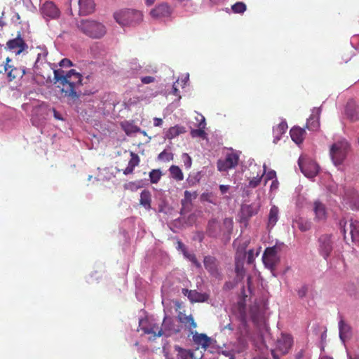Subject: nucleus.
<instances>
[{
	"label": "nucleus",
	"mask_w": 359,
	"mask_h": 359,
	"mask_svg": "<svg viewBox=\"0 0 359 359\" xmlns=\"http://www.w3.org/2000/svg\"><path fill=\"white\" fill-rule=\"evenodd\" d=\"M172 13V9L168 4L162 3L156 6L150 11V15L156 20H161L169 17Z\"/></svg>",
	"instance_id": "9d476101"
},
{
	"label": "nucleus",
	"mask_w": 359,
	"mask_h": 359,
	"mask_svg": "<svg viewBox=\"0 0 359 359\" xmlns=\"http://www.w3.org/2000/svg\"><path fill=\"white\" fill-rule=\"evenodd\" d=\"M229 187H230L229 185H223V184H222V185L219 186V190H220V191H221V193L222 194H226L229 191Z\"/></svg>",
	"instance_id": "4d7b16f0"
},
{
	"label": "nucleus",
	"mask_w": 359,
	"mask_h": 359,
	"mask_svg": "<svg viewBox=\"0 0 359 359\" xmlns=\"http://www.w3.org/2000/svg\"><path fill=\"white\" fill-rule=\"evenodd\" d=\"M10 62H11V60L8 57H7L6 64L5 65V71L7 72L13 68L11 65H10L8 64Z\"/></svg>",
	"instance_id": "052dcab7"
},
{
	"label": "nucleus",
	"mask_w": 359,
	"mask_h": 359,
	"mask_svg": "<svg viewBox=\"0 0 359 359\" xmlns=\"http://www.w3.org/2000/svg\"><path fill=\"white\" fill-rule=\"evenodd\" d=\"M52 110H53V116H54L55 118H56L57 120H63L62 115L58 111H57L55 109H52Z\"/></svg>",
	"instance_id": "13d9d810"
},
{
	"label": "nucleus",
	"mask_w": 359,
	"mask_h": 359,
	"mask_svg": "<svg viewBox=\"0 0 359 359\" xmlns=\"http://www.w3.org/2000/svg\"><path fill=\"white\" fill-rule=\"evenodd\" d=\"M225 224H229L230 225L232 224V219H225L224 220Z\"/></svg>",
	"instance_id": "338daca9"
},
{
	"label": "nucleus",
	"mask_w": 359,
	"mask_h": 359,
	"mask_svg": "<svg viewBox=\"0 0 359 359\" xmlns=\"http://www.w3.org/2000/svg\"><path fill=\"white\" fill-rule=\"evenodd\" d=\"M320 114V108H314L306 122V127L310 130H316L319 126V118Z\"/></svg>",
	"instance_id": "6ab92c4d"
},
{
	"label": "nucleus",
	"mask_w": 359,
	"mask_h": 359,
	"mask_svg": "<svg viewBox=\"0 0 359 359\" xmlns=\"http://www.w3.org/2000/svg\"><path fill=\"white\" fill-rule=\"evenodd\" d=\"M347 357H348L347 359H359V354L355 355H351L348 353H347Z\"/></svg>",
	"instance_id": "e2e57ef3"
},
{
	"label": "nucleus",
	"mask_w": 359,
	"mask_h": 359,
	"mask_svg": "<svg viewBox=\"0 0 359 359\" xmlns=\"http://www.w3.org/2000/svg\"><path fill=\"white\" fill-rule=\"evenodd\" d=\"M141 81L143 83L148 84L154 82L155 81V79L153 76H147L142 77Z\"/></svg>",
	"instance_id": "3c124183"
},
{
	"label": "nucleus",
	"mask_w": 359,
	"mask_h": 359,
	"mask_svg": "<svg viewBox=\"0 0 359 359\" xmlns=\"http://www.w3.org/2000/svg\"><path fill=\"white\" fill-rule=\"evenodd\" d=\"M177 246L179 249H182L184 255L187 258H188L191 262H193L197 267H201V264L197 261L195 256L194 255L187 253V252L185 250L184 245L182 242L178 241Z\"/></svg>",
	"instance_id": "f704fd0d"
},
{
	"label": "nucleus",
	"mask_w": 359,
	"mask_h": 359,
	"mask_svg": "<svg viewBox=\"0 0 359 359\" xmlns=\"http://www.w3.org/2000/svg\"><path fill=\"white\" fill-rule=\"evenodd\" d=\"M158 158L163 161H170L173 158V155L172 153L164 150L158 154Z\"/></svg>",
	"instance_id": "79ce46f5"
},
{
	"label": "nucleus",
	"mask_w": 359,
	"mask_h": 359,
	"mask_svg": "<svg viewBox=\"0 0 359 359\" xmlns=\"http://www.w3.org/2000/svg\"><path fill=\"white\" fill-rule=\"evenodd\" d=\"M60 67H71L72 65V62L68 59H63L59 63Z\"/></svg>",
	"instance_id": "603ef678"
},
{
	"label": "nucleus",
	"mask_w": 359,
	"mask_h": 359,
	"mask_svg": "<svg viewBox=\"0 0 359 359\" xmlns=\"http://www.w3.org/2000/svg\"><path fill=\"white\" fill-rule=\"evenodd\" d=\"M193 340L195 344L201 346L203 348H206L210 341V339L205 334H198L196 332L193 335Z\"/></svg>",
	"instance_id": "c85d7f7f"
},
{
	"label": "nucleus",
	"mask_w": 359,
	"mask_h": 359,
	"mask_svg": "<svg viewBox=\"0 0 359 359\" xmlns=\"http://www.w3.org/2000/svg\"><path fill=\"white\" fill-rule=\"evenodd\" d=\"M163 124V120L160 118H154V126L156 127H160Z\"/></svg>",
	"instance_id": "6e6d98bb"
},
{
	"label": "nucleus",
	"mask_w": 359,
	"mask_h": 359,
	"mask_svg": "<svg viewBox=\"0 0 359 359\" xmlns=\"http://www.w3.org/2000/svg\"><path fill=\"white\" fill-rule=\"evenodd\" d=\"M346 114L351 121H356L359 119V108L349 104L346 108Z\"/></svg>",
	"instance_id": "2f4dec72"
},
{
	"label": "nucleus",
	"mask_w": 359,
	"mask_h": 359,
	"mask_svg": "<svg viewBox=\"0 0 359 359\" xmlns=\"http://www.w3.org/2000/svg\"><path fill=\"white\" fill-rule=\"evenodd\" d=\"M320 359H333L331 357L329 356H322Z\"/></svg>",
	"instance_id": "774afa93"
},
{
	"label": "nucleus",
	"mask_w": 359,
	"mask_h": 359,
	"mask_svg": "<svg viewBox=\"0 0 359 359\" xmlns=\"http://www.w3.org/2000/svg\"><path fill=\"white\" fill-rule=\"evenodd\" d=\"M54 79L57 88L64 97L76 99L79 97L76 89L81 86L82 76L74 69L65 72L61 69H55Z\"/></svg>",
	"instance_id": "f257e3e1"
},
{
	"label": "nucleus",
	"mask_w": 359,
	"mask_h": 359,
	"mask_svg": "<svg viewBox=\"0 0 359 359\" xmlns=\"http://www.w3.org/2000/svg\"><path fill=\"white\" fill-rule=\"evenodd\" d=\"M348 229L352 241L359 245V222L351 219L348 224Z\"/></svg>",
	"instance_id": "393cba45"
},
{
	"label": "nucleus",
	"mask_w": 359,
	"mask_h": 359,
	"mask_svg": "<svg viewBox=\"0 0 359 359\" xmlns=\"http://www.w3.org/2000/svg\"><path fill=\"white\" fill-rule=\"evenodd\" d=\"M139 325L140 329L145 334H153L154 339L158 337L157 336V332L160 330V327L156 323L154 322V320H150L149 319H141L139 322Z\"/></svg>",
	"instance_id": "f8f14e48"
},
{
	"label": "nucleus",
	"mask_w": 359,
	"mask_h": 359,
	"mask_svg": "<svg viewBox=\"0 0 359 359\" xmlns=\"http://www.w3.org/2000/svg\"><path fill=\"white\" fill-rule=\"evenodd\" d=\"M266 174V181L267 180H273L276 178V172L274 170H269Z\"/></svg>",
	"instance_id": "09e8293b"
},
{
	"label": "nucleus",
	"mask_w": 359,
	"mask_h": 359,
	"mask_svg": "<svg viewBox=\"0 0 359 359\" xmlns=\"http://www.w3.org/2000/svg\"><path fill=\"white\" fill-rule=\"evenodd\" d=\"M41 52L38 53L37 54V60H36V62H39L40 60H41V62L44 60H46V57L48 55V52L46 50V49L45 48H39Z\"/></svg>",
	"instance_id": "a18cd8bd"
},
{
	"label": "nucleus",
	"mask_w": 359,
	"mask_h": 359,
	"mask_svg": "<svg viewBox=\"0 0 359 359\" xmlns=\"http://www.w3.org/2000/svg\"><path fill=\"white\" fill-rule=\"evenodd\" d=\"M121 126L127 135H132L140 131V128L130 121H123L121 123Z\"/></svg>",
	"instance_id": "cd10ccee"
},
{
	"label": "nucleus",
	"mask_w": 359,
	"mask_h": 359,
	"mask_svg": "<svg viewBox=\"0 0 359 359\" xmlns=\"http://www.w3.org/2000/svg\"><path fill=\"white\" fill-rule=\"evenodd\" d=\"M261 251V247H259L255 250H250L248 252L247 259L248 264H252L255 261V259L259 255Z\"/></svg>",
	"instance_id": "e433bc0d"
},
{
	"label": "nucleus",
	"mask_w": 359,
	"mask_h": 359,
	"mask_svg": "<svg viewBox=\"0 0 359 359\" xmlns=\"http://www.w3.org/2000/svg\"><path fill=\"white\" fill-rule=\"evenodd\" d=\"M292 344V338L290 334H282L277 341L276 348L282 354L288 352Z\"/></svg>",
	"instance_id": "dca6fc26"
},
{
	"label": "nucleus",
	"mask_w": 359,
	"mask_h": 359,
	"mask_svg": "<svg viewBox=\"0 0 359 359\" xmlns=\"http://www.w3.org/2000/svg\"><path fill=\"white\" fill-rule=\"evenodd\" d=\"M178 331V329H177L174 325L173 320L170 317L165 316L161 327L157 332V336L170 337Z\"/></svg>",
	"instance_id": "1a4fd4ad"
},
{
	"label": "nucleus",
	"mask_w": 359,
	"mask_h": 359,
	"mask_svg": "<svg viewBox=\"0 0 359 359\" xmlns=\"http://www.w3.org/2000/svg\"><path fill=\"white\" fill-rule=\"evenodd\" d=\"M197 129L191 128L190 135L192 137H201L202 139L207 138V133L205 131L206 122L204 116H200V123L196 125Z\"/></svg>",
	"instance_id": "412c9836"
},
{
	"label": "nucleus",
	"mask_w": 359,
	"mask_h": 359,
	"mask_svg": "<svg viewBox=\"0 0 359 359\" xmlns=\"http://www.w3.org/2000/svg\"><path fill=\"white\" fill-rule=\"evenodd\" d=\"M313 210L315 214L316 219L318 221L325 220L327 215V212L325 205L319 201H316L313 203Z\"/></svg>",
	"instance_id": "4be33fe9"
},
{
	"label": "nucleus",
	"mask_w": 359,
	"mask_h": 359,
	"mask_svg": "<svg viewBox=\"0 0 359 359\" xmlns=\"http://www.w3.org/2000/svg\"><path fill=\"white\" fill-rule=\"evenodd\" d=\"M184 323L186 324H189L190 329L196 327V323L194 322V320L191 316H187Z\"/></svg>",
	"instance_id": "de8ad7c7"
},
{
	"label": "nucleus",
	"mask_w": 359,
	"mask_h": 359,
	"mask_svg": "<svg viewBox=\"0 0 359 359\" xmlns=\"http://www.w3.org/2000/svg\"><path fill=\"white\" fill-rule=\"evenodd\" d=\"M6 45L8 49L15 55L20 54L28 48L27 45L20 36L9 40Z\"/></svg>",
	"instance_id": "ddd939ff"
},
{
	"label": "nucleus",
	"mask_w": 359,
	"mask_h": 359,
	"mask_svg": "<svg viewBox=\"0 0 359 359\" xmlns=\"http://www.w3.org/2000/svg\"><path fill=\"white\" fill-rule=\"evenodd\" d=\"M169 171L172 178L177 181H181L184 179V175L182 170L177 165L170 166Z\"/></svg>",
	"instance_id": "72a5a7b5"
},
{
	"label": "nucleus",
	"mask_w": 359,
	"mask_h": 359,
	"mask_svg": "<svg viewBox=\"0 0 359 359\" xmlns=\"http://www.w3.org/2000/svg\"><path fill=\"white\" fill-rule=\"evenodd\" d=\"M130 156L131 158L128 162V165L135 168L137 165H138L140 163V158L136 154L133 152L130 153Z\"/></svg>",
	"instance_id": "37998d69"
},
{
	"label": "nucleus",
	"mask_w": 359,
	"mask_h": 359,
	"mask_svg": "<svg viewBox=\"0 0 359 359\" xmlns=\"http://www.w3.org/2000/svg\"><path fill=\"white\" fill-rule=\"evenodd\" d=\"M262 262L267 269L271 271L274 269L280 262V257L276 246L267 248L265 250L262 256Z\"/></svg>",
	"instance_id": "423d86ee"
},
{
	"label": "nucleus",
	"mask_w": 359,
	"mask_h": 359,
	"mask_svg": "<svg viewBox=\"0 0 359 359\" xmlns=\"http://www.w3.org/2000/svg\"><path fill=\"white\" fill-rule=\"evenodd\" d=\"M231 9L235 13H243L246 11V6L243 2H236L231 6Z\"/></svg>",
	"instance_id": "4c0bfd02"
},
{
	"label": "nucleus",
	"mask_w": 359,
	"mask_h": 359,
	"mask_svg": "<svg viewBox=\"0 0 359 359\" xmlns=\"http://www.w3.org/2000/svg\"><path fill=\"white\" fill-rule=\"evenodd\" d=\"M140 202L146 209L149 210L151 208V194L149 191L144 190L142 191Z\"/></svg>",
	"instance_id": "473e14b6"
},
{
	"label": "nucleus",
	"mask_w": 359,
	"mask_h": 359,
	"mask_svg": "<svg viewBox=\"0 0 359 359\" xmlns=\"http://www.w3.org/2000/svg\"><path fill=\"white\" fill-rule=\"evenodd\" d=\"M182 293L187 296L191 302H205L209 299V294L199 292L195 290L183 289Z\"/></svg>",
	"instance_id": "2eb2a0df"
},
{
	"label": "nucleus",
	"mask_w": 359,
	"mask_h": 359,
	"mask_svg": "<svg viewBox=\"0 0 359 359\" xmlns=\"http://www.w3.org/2000/svg\"><path fill=\"white\" fill-rule=\"evenodd\" d=\"M279 182L277 179H275L272 181L271 184L270 190L271 191H276L278 188Z\"/></svg>",
	"instance_id": "864d4df0"
},
{
	"label": "nucleus",
	"mask_w": 359,
	"mask_h": 359,
	"mask_svg": "<svg viewBox=\"0 0 359 359\" xmlns=\"http://www.w3.org/2000/svg\"><path fill=\"white\" fill-rule=\"evenodd\" d=\"M307 288L305 286H302L297 292L299 297H303L306 295Z\"/></svg>",
	"instance_id": "5fc2aeb1"
},
{
	"label": "nucleus",
	"mask_w": 359,
	"mask_h": 359,
	"mask_svg": "<svg viewBox=\"0 0 359 359\" xmlns=\"http://www.w3.org/2000/svg\"><path fill=\"white\" fill-rule=\"evenodd\" d=\"M292 140L297 144L302 143L305 134V130L298 127H294L290 130Z\"/></svg>",
	"instance_id": "bb28decb"
},
{
	"label": "nucleus",
	"mask_w": 359,
	"mask_h": 359,
	"mask_svg": "<svg viewBox=\"0 0 359 359\" xmlns=\"http://www.w3.org/2000/svg\"><path fill=\"white\" fill-rule=\"evenodd\" d=\"M304 158L299 157L298 161L299 166L302 172L308 178L314 177L318 172V165L312 160L304 162Z\"/></svg>",
	"instance_id": "6e6552de"
},
{
	"label": "nucleus",
	"mask_w": 359,
	"mask_h": 359,
	"mask_svg": "<svg viewBox=\"0 0 359 359\" xmlns=\"http://www.w3.org/2000/svg\"><path fill=\"white\" fill-rule=\"evenodd\" d=\"M196 198V194L195 192L191 193L189 191H184V198L182 201V203L183 205H185L186 203H190L192 199Z\"/></svg>",
	"instance_id": "a19ab883"
},
{
	"label": "nucleus",
	"mask_w": 359,
	"mask_h": 359,
	"mask_svg": "<svg viewBox=\"0 0 359 359\" xmlns=\"http://www.w3.org/2000/svg\"><path fill=\"white\" fill-rule=\"evenodd\" d=\"M178 92H179L178 89L175 86V84H174L173 86H172V93L175 95H178Z\"/></svg>",
	"instance_id": "0e129e2a"
},
{
	"label": "nucleus",
	"mask_w": 359,
	"mask_h": 359,
	"mask_svg": "<svg viewBox=\"0 0 359 359\" xmlns=\"http://www.w3.org/2000/svg\"><path fill=\"white\" fill-rule=\"evenodd\" d=\"M186 133L185 127L182 126L176 125L170 128L165 133V137L168 139H173L180 134Z\"/></svg>",
	"instance_id": "a878e982"
},
{
	"label": "nucleus",
	"mask_w": 359,
	"mask_h": 359,
	"mask_svg": "<svg viewBox=\"0 0 359 359\" xmlns=\"http://www.w3.org/2000/svg\"><path fill=\"white\" fill-rule=\"evenodd\" d=\"M345 203L353 210L359 209V196L354 190L346 191L344 196Z\"/></svg>",
	"instance_id": "a211bd4d"
},
{
	"label": "nucleus",
	"mask_w": 359,
	"mask_h": 359,
	"mask_svg": "<svg viewBox=\"0 0 359 359\" xmlns=\"http://www.w3.org/2000/svg\"><path fill=\"white\" fill-rule=\"evenodd\" d=\"M41 12L43 18L49 19H55L60 15V11L55 4L52 1H46L41 8Z\"/></svg>",
	"instance_id": "9b49d317"
},
{
	"label": "nucleus",
	"mask_w": 359,
	"mask_h": 359,
	"mask_svg": "<svg viewBox=\"0 0 359 359\" xmlns=\"http://www.w3.org/2000/svg\"><path fill=\"white\" fill-rule=\"evenodd\" d=\"M114 16L116 22L122 27L139 23L143 18V15L141 12L130 9L118 11L114 13Z\"/></svg>",
	"instance_id": "7ed1b4c3"
},
{
	"label": "nucleus",
	"mask_w": 359,
	"mask_h": 359,
	"mask_svg": "<svg viewBox=\"0 0 359 359\" xmlns=\"http://www.w3.org/2000/svg\"><path fill=\"white\" fill-rule=\"evenodd\" d=\"M80 15H88L91 13L95 8V4L93 0H79Z\"/></svg>",
	"instance_id": "5701e85b"
},
{
	"label": "nucleus",
	"mask_w": 359,
	"mask_h": 359,
	"mask_svg": "<svg viewBox=\"0 0 359 359\" xmlns=\"http://www.w3.org/2000/svg\"><path fill=\"white\" fill-rule=\"evenodd\" d=\"M346 226H347V222H345V221H341L340 222L341 231L344 234V236L345 239L346 238V231H347Z\"/></svg>",
	"instance_id": "8fccbe9b"
},
{
	"label": "nucleus",
	"mask_w": 359,
	"mask_h": 359,
	"mask_svg": "<svg viewBox=\"0 0 359 359\" xmlns=\"http://www.w3.org/2000/svg\"><path fill=\"white\" fill-rule=\"evenodd\" d=\"M333 250V240L331 235L325 234L318 239V252L325 259L330 255Z\"/></svg>",
	"instance_id": "0eeeda50"
},
{
	"label": "nucleus",
	"mask_w": 359,
	"mask_h": 359,
	"mask_svg": "<svg viewBox=\"0 0 359 359\" xmlns=\"http://www.w3.org/2000/svg\"><path fill=\"white\" fill-rule=\"evenodd\" d=\"M339 332L340 340L345 344L346 341L351 338L352 332L351 326L342 319L339 322Z\"/></svg>",
	"instance_id": "aec40b11"
},
{
	"label": "nucleus",
	"mask_w": 359,
	"mask_h": 359,
	"mask_svg": "<svg viewBox=\"0 0 359 359\" xmlns=\"http://www.w3.org/2000/svg\"><path fill=\"white\" fill-rule=\"evenodd\" d=\"M262 177L263 176L259 175L248 176L250 179L248 187L250 188L257 187L259 184Z\"/></svg>",
	"instance_id": "58836bf2"
},
{
	"label": "nucleus",
	"mask_w": 359,
	"mask_h": 359,
	"mask_svg": "<svg viewBox=\"0 0 359 359\" xmlns=\"http://www.w3.org/2000/svg\"><path fill=\"white\" fill-rule=\"evenodd\" d=\"M249 176H264L266 172V165L264 164L263 167H262L260 165L251 162L249 165Z\"/></svg>",
	"instance_id": "c756f323"
},
{
	"label": "nucleus",
	"mask_w": 359,
	"mask_h": 359,
	"mask_svg": "<svg viewBox=\"0 0 359 359\" xmlns=\"http://www.w3.org/2000/svg\"><path fill=\"white\" fill-rule=\"evenodd\" d=\"M161 177V172L159 170H152L149 172V178L151 183H157Z\"/></svg>",
	"instance_id": "ea45409f"
},
{
	"label": "nucleus",
	"mask_w": 359,
	"mask_h": 359,
	"mask_svg": "<svg viewBox=\"0 0 359 359\" xmlns=\"http://www.w3.org/2000/svg\"><path fill=\"white\" fill-rule=\"evenodd\" d=\"M238 154L231 150L226 154L224 158H220L217 161V170L220 172H226L230 169L234 168L238 165Z\"/></svg>",
	"instance_id": "39448f33"
},
{
	"label": "nucleus",
	"mask_w": 359,
	"mask_h": 359,
	"mask_svg": "<svg viewBox=\"0 0 359 359\" xmlns=\"http://www.w3.org/2000/svg\"><path fill=\"white\" fill-rule=\"evenodd\" d=\"M19 72L20 70L17 68H13L10 71H8L7 72V74L10 81H12L13 79H15L18 76Z\"/></svg>",
	"instance_id": "c03bdc74"
},
{
	"label": "nucleus",
	"mask_w": 359,
	"mask_h": 359,
	"mask_svg": "<svg viewBox=\"0 0 359 359\" xmlns=\"http://www.w3.org/2000/svg\"><path fill=\"white\" fill-rule=\"evenodd\" d=\"M261 205L259 202L253 203L250 205H243L241 209V217L242 220L247 222V220L258 213Z\"/></svg>",
	"instance_id": "4468645a"
},
{
	"label": "nucleus",
	"mask_w": 359,
	"mask_h": 359,
	"mask_svg": "<svg viewBox=\"0 0 359 359\" xmlns=\"http://www.w3.org/2000/svg\"><path fill=\"white\" fill-rule=\"evenodd\" d=\"M279 219V209L276 205H272L267 219V229H271L277 223Z\"/></svg>",
	"instance_id": "b1692460"
},
{
	"label": "nucleus",
	"mask_w": 359,
	"mask_h": 359,
	"mask_svg": "<svg viewBox=\"0 0 359 359\" xmlns=\"http://www.w3.org/2000/svg\"><path fill=\"white\" fill-rule=\"evenodd\" d=\"M349 149V144L346 140L334 142L330 147V154L333 163L339 165L345 159Z\"/></svg>",
	"instance_id": "20e7f679"
},
{
	"label": "nucleus",
	"mask_w": 359,
	"mask_h": 359,
	"mask_svg": "<svg viewBox=\"0 0 359 359\" xmlns=\"http://www.w3.org/2000/svg\"><path fill=\"white\" fill-rule=\"evenodd\" d=\"M203 263L205 268L209 271L211 276L215 278L219 277V270L215 258L210 256L205 257Z\"/></svg>",
	"instance_id": "f3484780"
},
{
	"label": "nucleus",
	"mask_w": 359,
	"mask_h": 359,
	"mask_svg": "<svg viewBox=\"0 0 359 359\" xmlns=\"http://www.w3.org/2000/svg\"><path fill=\"white\" fill-rule=\"evenodd\" d=\"M134 168L133 167H130L128 165V166L126 168V169L123 170V174L127 175L128 174H130L133 172Z\"/></svg>",
	"instance_id": "bf43d9fd"
},
{
	"label": "nucleus",
	"mask_w": 359,
	"mask_h": 359,
	"mask_svg": "<svg viewBox=\"0 0 359 359\" xmlns=\"http://www.w3.org/2000/svg\"><path fill=\"white\" fill-rule=\"evenodd\" d=\"M182 160L186 168H189L191 166V158L186 153L182 154Z\"/></svg>",
	"instance_id": "49530a36"
},
{
	"label": "nucleus",
	"mask_w": 359,
	"mask_h": 359,
	"mask_svg": "<svg viewBox=\"0 0 359 359\" xmlns=\"http://www.w3.org/2000/svg\"><path fill=\"white\" fill-rule=\"evenodd\" d=\"M287 129V125L285 121H282L276 127L273 128V142L276 143L283 134H284Z\"/></svg>",
	"instance_id": "7c9ffc66"
},
{
	"label": "nucleus",
	"mask_w": 359,
	"mask_h": 359,
	"mask_svg": "<svg viewBox=\"0 0 359 359\" xmlns=\"http://www.w3.org/2000/svg\"><path fill=\"white\" fill-rule=\"evenodd\" d=\"M175 348L178 352V356L180 358V359H191L192 354L190 351L185 350L178 346H176Z\"/></svg>",
	"instance_id": "c9c22d12"
},
{
	"label": "nucleus",
	"mask_w": 359,
	"mask_h": 359,
	"mask_svg": "<svg viewBox=\"0 0 359 359\" xmlns=\"http://www.w3.org/2000/svg\"><path fill=\"white\" fill-rule=\"evenodd\" d=\"M77 27L83 34L93 39L102 38L107 32L105 26L94 20H83L78 22Z\"/></svg>",
	"instance_id": "f03ea898"
},
{
	"label": "nucleus",
	"mask_w": 359,
	"mask_h": 359,
	"mask_svg": "<svg viewBox=\"0 0 359 359\" xmlns=\"http://www.w3.org/2000/svg\"><path fill=\"white\" fill-rule=\"evenodd\" d=\"M155 1L156 0H145V4L147 6H151V5H152L154 3Z\"/></svg>",
	"instance_id": "69168bd1"
},
{
	"label": "nucleus",
	"mask_w": 359,
	"mask_h": 359,
	"mask_svg": "<svg viewBox=\"0 0 359 359\" xmlns=\"http://www.w3.org/2000/svg\"><path fill=\"white\" fill-rule=\"evenodd\" d=\"M189 74H185L183 76V77L181 79V81L183 83V86L186 85L187 82L189 80Z\"/></svg>",
	"instance_id": "680f3d73"
}]
</instances>
